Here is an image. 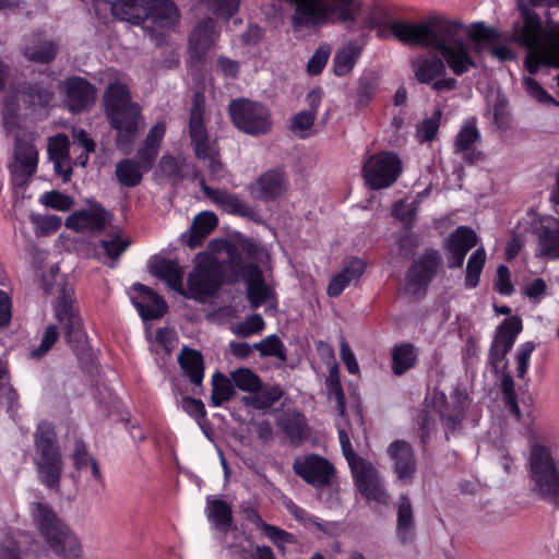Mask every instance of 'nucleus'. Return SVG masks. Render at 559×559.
<instances>
[{
    "instance_id": "1",
    "label": "nucleus",
    "mask_w": 559,
    "mask_h": 559,
    "mask_svg": "<svg viewBox=\"0 0 559 559\" xmlns=\"http://www.w3.org/2000/svg\"><path fill=\"white\" fill-rule=\"evenodd\" d=\"M384 27L401 43L430 49L443 57L421 55L412 61L415 79L421 84H431L444 76L447 66L457 76L477 68L464 43L465 25L459 20L436 14L419 23L393 21Z\"/></svg>"
},
{
    "instance_id": "2",
    "label": "nucleus",
    "mask_w": 559,
    "mask_h": 559,
    "mask_svg": "<svg viewBox=\"0 0 559 559\" xmlns=\"http://www.w3.org/2000/svg\"><path fill=\"white\" fill-rule=\"evenodd\" d=\"M518 9L523 20L516 25L514 36L518 43L527 48L525 68L536 74L543 63L559 68V23L547 16V28H544L539 15L528 5L519 1Z\"/></svg>"
},
{
    "instance_id": "3",
    "label": "nucleus",
    "mask_w": 559,
    "mask_h": 559,
    "mask_svg": "<svg viewBox=\"0 0 559 559\" xmlns=\"http://www.w3.org/2000/svg\"><path fill=\"white\" fill-rule=\"evenodd\" d=\"M206 98L202 91L192 95L189 110L188 135L194 157L200 160L209 173L211 180L224 178L227 174L222 160L217 140H212L205 123Z\"/></svg>"
},
{
    "instance_id": "4",
    "label": "nucleus",
    "mask_w": 559,
    "mask_h": 559,
    "mask_svg": "<svg viewBox=\"0 0 559 559\" xmlns=\"http://www.w3.org/2000/svg\"><path fill=\"white\" fill-rule=\"evenodd\" d=\"M32 520L51 551L61 559H84L83 547L78 536L44 502L31 506Z\"/></svg>"
},
{
    "instance_id": "5",
    "label": "nucleus",
    "mask_w": 559,
    "mask_h": 559,
    "mask_svg": "<svg viewBox=\"0 0 559 559\" xmlns=\"http://www.w3.org/2000/svg\"><path fill=\"white\" fill-rule=\"evenodd\" d=\"M106 116L112 128L118 131L117 144L126 150L135 135L140 109L131 102L130 91L120 82L109 83L104 93Z\"/></svg>"
},
{
    "instance_id": "6",
    "label": "nucleus",
    "mask_w": 559,
    "mask_h": 559,
    "mask_svg": "<svg viewBox=\"0 0 559 559\" xmlns=\"http://www.w3.org/2000/svg\"><path fill=\"white\" fill-rule=\"evenodd\" d=\"M532 491L559 508V461L545 445L535 444L530 453Z\"/></svg>"
},
{
    "instance_id": "7",
    "label": "nucleus",
    "mask_w": 559,
    "mask_h": 559,
    "mask_svg": "<svg viewBox=\"0 0 559 559\" xmlns=\"http://www.w3.org/2000/svg\"><path fill=\"white\" fill-rule=\"evenodd\" d=\"M142 31L157 47L167 44L180 22V11L173 0H142Z\"/></svg>"
},
{
    "instance_id": "8",
    "label": "nucleus",
    "mask_w": 559,
    "mask_h": 559,
    "mask_svg": "<svg viewBox=\"0 0 559 559\" xmlns=\"http://www.w3.org/2000/svg\"><path fill=\"white\" fill-rule=\"evenodd\" d=\"M228 114L235 127L249 135L266 134L273 126L270 109L248 98L233 99L228 105Z\"/></svg>"
},
{
    "instance_id": "9",
    "label": "nucleus",
    "mask_w": 559,
    "mask_h": 559,
    "mask_svg": "<svg viewBox=\"0 0 559 559\" xmlns=\"http://www.w3.org/2000/svg\"><path fill=\"white\" fill-rule=\"evenodd\" d=\"M402 160L394 152L383 151L371 155L362 166V176L372 190L391 187L400 177Z\"/></svg>"
},
{
    "instance_id": "10",
    "label": "nucleus",
    "mask_w": 559,
    "mask_h": 559,
    "mask_svg": "<svg viewBox=\"0 0 559 559\" xmlns=\"http://www.w3.org/2000/svg\"><path fill=\"white\" fill-rule=\"evenodd\" d=\"M469 402L467 393L461 388H455L450 396L443 392L435 393L433 408L444 429L447 440H449L450 433H456L462 429Z\"/></svg>"
},
{
    "instance_id": "11",
    "label": "nucleus",
    "mask_w": 559,
    "mask_h": 559,
    "mask_svg": "<svg viewBox=\"0 0 559 559\" xmlns=\"http://www.w3.org/2000/svg\"><path fill=\"white\" fill-rule=\"evenodd\" d=\"M223 284V270L217 260L209 259L197 264L187 280L185 297L203 301L215 296Z\"/></svg>"
},
{
    "instance_id": "12",
    "label": "nucleus",
    "mask_w": 559,
    "mask_h": 559,
    "mask_svg": "<svg viewBox=\"0 0 559 559\" xmlns=\"http://www.w3.org/2000/svg\"><path fill=\"white\" fill-rule=\"evenodd\" d=\"M441 253L433 248H426L413 261L405 273V284L412 295L426 294L429 284L442 266Z\"/></svg>"
},
{
    "instance_id": "13",
    "label": "nucleus",
    "mask_w": 559,
    "mask_h": 559,
    "mask_svg": "<svg viewBox=\"0 0 559 559\" xmlns=\"http://www.w3.org/2000/svg\"><path fill=\"white\" fill-rule=\"evenodd\" d=\"M55 317L62 324L66 342L72 349H79L86 340L82 318L72 295L62 289L55 304Z\"/></svg>"
},
{
    "instance_id": "14",
    "label": "nucleus",
    "mask_w": 559,
    "mask_h": 559,
    "mask_svg": "<svg viewBox=\"0 0 559 559\" xmlns=\"http://www.w3.org/2000/svg\"><path fill=\"white\" fill-rule=\"evenodd\" d=\"M219 32L213 19L201 20L192 29L188 39V67L200 69L211 47L215 44Z\"/></svg>"
},
{
    "instance_id": "15",
    "label": "nucleus",
    "mask_w": 559,
    "mask_h": 559,
    "mask_svg": "<svg viewBox=\"0 0 559 559\" xmlns=\"http://www.w3.org/2000/svg\"><path fill=\"white\" fill-rule=\"evenodd\" d=\"M522 329V320L518 316L509 317L498 325L488 354V362L492 371L499 372V364L512 349Z\"/></svg>"
},
{
    "instance_id": "16",
    "label": "nucleus",
    "mask_w": 559,
    "mask_h": 559,
    "mask_svg": "<svg viewBox=\"0 0 559 559\" xmlns=\"http://www.w3.org/2000/svg\"><path fill=\"white\" fill-rule=\"evenodd\" d=\"M293 468L296 475L317 488L330 486L335 473L333 464L318 454L295 460Z\"/></svg>"
},
{
    "instance_id": "17",
    "label": "nucleus",
    "mask_w": 559,
    "mask_h": 559,
    "mask_svg": "<svg viewBox=\"0 0 559 559\" xmlns=\"http://www.w3.org/2000/svg\"><path fill=\"white\" fill-rule=\"evenodd\" d=\"M60 91L66 107L73 114L87 110L96 99V90L82 76H70L62 81Z\"/></svg>"
},
{
    "instance_id": "18",
    "label": "nucleus",
    "mask_w": 559,
    "mask_h": 559,
    "mask_svg": "<svg viewBox=\"0 0 559 559\" xmlns=\"http://www.w3.org/2000/svg\"><path fill=\"white\" fill-rule=\"evenodd\" d=\"M112 215L99 203H91L87 209L73 212L66 219V227L96 235L102 233L110 223Z\"/></svg>"
},
{
    "instance_id": "19",
    "label": "nucleus",
    "mask_w": 559,
    "mask_h": 559,
    "mask_svg": "<svg viewBox=\"0 0 559 559\" xmlns=\"http://www.w3.org/2000/svg\"><path fill=\"white\" fill-rule=\"evenodd\" d=\"M349 467L355 485L365 498L379 502L385 499V490L380 484L378 472L371 462L361 457L352 463Z\"/></svg>"
},
{
    "instance_id": "20",
    "label": "nucleus",
    "mask_w": 559,
    "mask_h": 559,
    "mask_svg": "<svg viewBox=\"0 0 559 559\" xmlns=\"http://www.w3.org/2000/svg\"><path fill=\"white\" fill-rule=\"evenodd\" d=\"M478 242L476 233L468 226H459L444 240L448 267L457 269L464 263L467 252Z\"/></svg>"
},
{
    "instance_id": "21",
    "label": "nucleus",
    "mask_w": 559,
    "mask_h": 559,
    "mask_svg": "<svg viewBox=\"0 0 559 559\" xmlns=\"http://www.w3.org/2000/svg\"><path fill=\"white\" fill-rule=\"evenodd\" d=\"M38 152L35 145L16 138L14 146V162L11 165L12 180L15 185H24L36 171Z\"/></svg>"
},
{
    "instance_id": "22",
    "label": "nucleus",
    "mask_w": 559,
    "mask_h": 559,
    "mask_svg": "<svg viewBox=\"0 0 559 559\" xmlns=\"http://www.w3.org/2000/svg\"><path fill=\"white\" fill-rule=\"evenodd\" d=\"M537 245L535 257L548 260H559V219L547 216L533 228Z\"/></svg>"
},
{
    "instance_id": "23",
    "label": "nucleus",
    "mask_w": 559,
    "mask_h": 559,
    "mask_svg": "<svg viewBox=\"0 0 559 559\" xmlns=\"http://www.w3.org/2000/svg\"><path fill=\"white\" fill-rule=\"evenodd\" d=\"M286 190L287 176L282 167L263 173L250 185V193L263 202L275 201Z\"/></svg>"
},
{
    "instance_id": "24",
    "label": "nucleus",
    "mask_w": 559,
    "mask_h": 559,
    "mask_svg": "<svg viewBox=\"0 0 559 559\" xmlns=\"http://www.w3.org/2000/svg\"><path fill=\"white\" fill-rule=\"evenodd\" d=\"M386 453L393 461V471L397 479L407 484L412 483L417 469V462L411 443L405 440H395L388 447Z\"/></svg>"
},
{
    "instance_id": "25",
    "label": "nucleus",
    "mask_w": 559,
    "mask_h": 559,
    "mask_svg": "<svg viewBox=\"0 0 559 559\" xmlns=\"http://www.w3.org/2000/svg\"><path fill=\"white\" fill-rule=\"evenodd\" d=\"M481 144V135L476 124V118L468 119L460 129L454 141V152L463 154L467 164H475L484 159L483 153L477 150Z\"/></svg>"
},
{
    "instance_id": "26",
    "label": "nucleus",
    "mask_w": 559,
    "mask_h": 559,
    "mask_svg": "<svg viewBox=\"0 0 559 559\" xmlns=\"http://www.w3.org/2000/svg\"><path fill=\"white\" fill-rule=\"evenodd\" d=\"M200 187L203 193L225 212L250 219H254L258 216L254 209L242 202L237 194L211 188L206 185L204 178H200Z\"/></svg>"
},
{
    "instance_id": "27",
    "label": "nucleus",
    "mask_w": 559,
    "mask_h": 559,
    "mask_svg": "<svg viewBox=\"0 0 559 559\" xmlns=\"http://www.w3.org/2000/svg\"><path fill=\"white\" fill-rule=\"evenodd\" d=\"M178 364L182 376L193 385L194 394L203 393L204 358L200 350L183 346L178 355Z\"/></svg>"
},
{
    "instance_id": "28",
    "label": "nucleus",
    "mask_w": 559,
    "mask_h": 559,
    "mask_svg": "<svg viewBox=\"0 0 559 559\" xmlns=\"http://www.w3.org/2000/svg\"><path fill=\"white\" fill-rule=\"evenodd\" d=\"M192 170V179L203 178L201 171L195 169L185 157L176 158L171 155L162 156L154 173L156 178L169 180L174 186L180 183Z\"/></svg>"
},
{
    "instance_id": "29",
    "label": "nucleus",
    "mask_w": 559,
    "mask_h": 559,
    "mask_svg": "<svg viewBox=\"0 0 559 559\" xmlns=\"http://www.w3.org/2000/svg\"><path fill=\"white\" fill-rule=\"evenodd\" d=\"M395 533L402 544L413 542L416 536L414 507L406 493L400 495L397 499Z\"/></svg>"
},
{
    "instance_id": "30",
    "label": "nucleus",
    "mask_w": 559,
    "mask_h": 559,
    "mask_svg": "<svg viewBox=\"0 0 559 559\" xmlns=\"http://www.w3.org/2000/svg\"><path fill=\"white\" fill-rule=\"evenodd\" d=\"M366 263L359 258H348L343 262V269L334 275L328 285L326 294L330 297H338L344 289L353 282L358 281L364 274Z\"/></svg>"
},
{
    "instance_id": "31",
    "label": "nucleus",
    "mask_w": 559,
    "mask_h": 559,
    "mask_svg": "<svg viewBox=\"0 0 559 559\" xmlns=\"http://www.w3.org/2000/svg\"><path fill=\"white\" fill-rule=\"evenodd\" d=\"M152 275L163 280L171 289L180 295H187L183 287V271L177 261L164 258H155L148 263Z\"/></svg>"
},
{
    "instance_id": "32",
    "label": "nucleus",
    "mask_w": 559,
    "mask_h": 559,
    "mask_svg": "<svg viewBox=\"0 0 559 559\" xmlns=\"http://www.w3.org/2000/svg\"><path fill=\"white\" fill-rule=\"evenodd\" d=\"M35 462L62 459L55 429L48 421H43L37 426L35 432Z\"/></svg>"
},
{
    "instance_id": "33",
    "label": "nucleus",
    "mask_w": 559,
    "mask_h": 559,
    "mask_svg": "<svg viewBox=\"0 0 559 559\" xmlns=\"http://www.w3.org/2000/svg\"><path fill=\"white\" fill-rule=\"evenodd\" d=\"M217 223L218 218L213 212L204 211L199 213L193 218L190 229L182 235V241L191 249L201 246L204 239L217 226Z\"/></svg>"
},
{
    "instance_id": "34",
    "label": "nucleus",
    "mask_w": 559,
    "mask_h": 559,
    "mask_svg": "<svg viewBox=\"0 0 559 559\" xmlns=\"http://www.w3.org/2000/svg\"><path fill=\"white\" fill-rule=\"evenodd\" d=\"M277 425L294 445L302 444L310 435V428L304 414L295 412L280 417Z\"/></svg>"
},
{
    "instance_id": "35",
    "label": "nucleus",
    "mask_w": 559,
    "mask_h": 559,
    "mask_svg": "<svg viewBox=\"0 0 559 559\" xmlns=\"http://www.w3.org/2000/svg\"><path fill=\"white\" fill-rule=\"evenodd\" d=\"M245 281L247 284V299L253 309L264 305L273 294L271 287L264 281L260 266L250 267Z\"/></svg>"
},
{
    "instance_id": "36",
    "label": "nucleus",
    "mask_w": 559,
    "mask_h": 559,
    "mask_svg": "<svg viewBox=\"0 0 559 559\" xmlns=\"http://www.w3.org/2000/svg\"><path fill=\"white\" fill-rule=\"evenodd\" d=\"M166 133V123L159 121L147 132L142 142V174L152 169Z\"/></svg>"
},
{
    "instance_id": "37",
    "label": "nucleus",
    "mask_w": 559,
    "mask_h": 559,
    "mask_svg": "<svg viewBox=\"0 0 559 559\" xmlns=\"http://www.w3.org/2000/svg\"><path fill=\"white\" fill-rule=\"evenodd\" d=\"M129 247V240L122 238L119 234L111 233L103 237L94 246V257L103 262L107 263V260L118 259Z\"/></svg>"
},
{
    "instance_id": "38",
    "label": "nucleus",
    "mask_w": 559,
    "mask_h": 559,
    "mask_svg": "<svg viewBox=\"0 0 559 559\" xmlns=\"http://www.w3.org/2000/svg\"><path fill=\"white\" fill-rule=\"evenodd\" d=\"M20 93L29 107H47L55 97L52 84L44 82L24 84Z\"/></svg>"
},
{
    "instance_id": "39",
    "label": "nucleus",
    "mask_w": 559,
    "mask_h": 559,
    "mask_svg": "<svg viewBox=\"0 0 559 559\" xmlns=\"http://www.w3.org/2000/svg\"><path fill=\"white\" fill-rule=\"evenodd\" d=\"M259 266L257 263H246L242 253L234 246L227 249V260L225 261L226 282L235 284L239 280L248 277L249 269Z\"/></svg>"
},
{
    "instance_id": "40",
    "label": "nucleus",
    "mask_w": 559,
    "mask_h": 559,
    "mask_svg": "<svg viewBox=\"0 0 559 559\" xmlns=\"http://www.w3.org/2000/svg\"><path fill=\"white\" fill-rule=\"evenodd\" d=\"M168 310L165 299L157 295L151 287L142 285V320H157L164 317Z\"/></svg>"
},
{
    "instance_id": "41",
    "label": "nucleus",
    "mask_w": 559,
    "mask_h": 559,
    "mask_svg": "<svg viewBox=\"0 0 559 559\" xmlns=\"http://www.w3.org/2000/svg\"><path fill=\"white\" fill-rule=\"evenodd\" d=\"M417 362V350L412 343L396 345L392 352V371L395 376H402L414 368Z\"/></svg>"
},
{
    "instance_id": "42",
    "label": "nucleus",
    "mask_w": 559,
    "mask_h": 559,
    "mask_svg": "<svg viewBox=\"0 0 559 559\" xmlns=\"http://www.w3.org/2000/svg\"><path fill=\"white\" fill-rule=\"evenodd\" d=\"M206 514L211 522L223 531H227L233 523V510L229 503L222 499H207Z\"/></svg>"
},
{
    "instance_id": "43",
    "label": "nucleus",
    "mask_w": 559,
    "mask_h": 559,
    "mask_svg": "<svg viewBox=\"0 0 559 559\" xmlns=\"http://www.w3.org/2000/svg\"><path fill=\"white\" fill-rule=\"evenodd\" d=\"M236 394L235 385L219 371L212 377L211 404L215 407L222 406L225 402L234 399Z\"/></svg>"
},
{
    "instance_id": "44",
    "label": "nucleus",
    "mask_w": 559,
    "mask_h": 559,
    "mask_svg": "<svg viewBox=\"0 0 559 559\" xmlns=\"http://www.w3.org/2000/svg\"><path fill=\"white\" fill-rule=\"evenodd\" d=\"M38 477L49 489L58 490L62 473V459L50 461H36Z\"/></svg>"
},
{
    "instance_id": "45",
    "label": "nucleus",
    "mask_w": 559,
    "mask_h": 559,
    "mask_svg": "<svg viewBox=\"0 0 559 559\" xmlns=\"http://www.w3.org/2000/svg\"><path fill=\"white\" fill-rule=\"evenodd\" d=\"M57 51V45L51 40H46L25 46L23 55L29 61L49 63L55 59Z\"/></svg>"
},
{
    "instance_id": "46",
    "label": "nucleus",
    "mask_w": 559,
    "mask_h": 559,
    "mask_svg": "<svg viewBox=\"0 0 559 559\" xmlns=\"http://www.w3.org/2000/svg\"><path fill=\"white\" fill-rule=\"evenodd\" d=\"M486 262V251L483 247L476 249L468 258L465 273V286L475 288L479 284L481 271Z\"/></svg>"
},
{
    "instance_id": "47",
    "label": "nucleus",
    "mask_w": 559,
    "mask_h": 559,
    "mask_svg": "<svg viewBox=\"0 0 559 559\" xmlns=\"http://www.w3.org/2000/svg\"><path fill=\"white\" fill-rule=\"evenodd\" d=\"M253 347L261 357H275L283 362L287 360L286 347L276 334L269 335L261 342L254 343Z\"/></svg>"
},
{
    "instance_id": "48",
    "label": "nucleus",
    "mask_w": 559,
    "mask_h": 559,
    "mask_svg": "<svg viewBox=\"0 0 559 559\" xmlns=\"http://www.w3.org/2000/svg\"><path fill=\"white\" fill-rule=\"evenodd\" d=\"M116 177L124 187H135L140 183V162L136 159H122L116 165Z\"/></svg>"
},
{
    "instance_id": "49",
    "label": "nucleus",
    "mask_w": 559,
    "mask_h": 559,
    "mask_svg": "<svg viewBox=\"0 0 559 559\" xmlns=\"http://www.w3.org/2000/svg\"><path fill=\"white\" fill-rule=\"evenodd\" d=\"M325 384L329 392V397L335 400V408L340 416H343L345 414L346 408V402H345V394L342 388L338 368L337 366H333L330 371L329 376L325 380Z\"/></svg>"
},
{
    "instance_id": "50",
    "label": "nucleus",
    "mask_w": 559,
    "mask_h": 559,
    "mask_svg": "<svg viewBox=\"0 0 559 559\" xmlns=\"http://www.w3.org/2000/svg\"><path fill=\"white\" fill-rule=\"evenodd\" d=\"M283 394L284 391L280 385H273L266 390H260L253 396H245L243 402L255 409H266L276 403Z\"/></svg>"
},
{
    "instance_id": "51",
    "label": "nucleus",
    "mask_w": 559,
    "mask_h": 559,
    "mask_svg": "<svg viewBox=\"0 0 559 559\" xmlns=\"http://www.w3.org/2000/svg\"><path fill=\"white\" fill-rule=\"evenodd\" d=\"M234 385L243 392L257 393L262 388V381L249 368H239L230 373Z\"/></svg>"
},
{
    "instance_id": "52",
    "label": "nucleus",
    "mask_w": 559,
    "mask_h": 559,
    "mask_svg": "<svg viewBox=\"0 0 559 559\" xmlns=\"http://www.w3.org/2000/svg\"><path fill=\"white\" fill-rule=\"evenodd\" d=\"M111 11L117 19L140 25V0H117Z\"/></svg>"
},
{
    "instance_id": "53",
    "label": "nucleus",
    "mask_w": 559,
    "mask_h": 559,
    "mask_svg": "<svg viewBox=\"0 0 559 559\" xmlns=\"http://www.w3.org/2000/svg\"><path fill=\"white\" fill-rule=\"evenodd\" d=\"M378 88V78L373 72L364 73L359 81L356 90L357 107H366L376 94Z\"/></svg>"
},
{
    "instance_id": "54",
    "label": "nucleus",
    "mask_w": 559,
    "mask_h": 559,
    "mask_svg": "<svg viewBox=\"0 0 559 559\" xmlns=\"http://www.w3.org/2000/svg\"><path fill=\"white\" fill-rule=\"evenodd\" d=\"M359 49L355 46L336 51L333 59V71L337 76L346 75L354 68L359 56Z\"/></svg>"
},
{
    "instance_id": "55",
    "label": "nucleus",
    "mask_w": 559,
    "mask_h": 559,
    "mask_svg": "<svg viewBox=\"0 0 559 559\" xmlns=\"http://www.w3.org/2000/svg\"><path fill=\"white\" fill-rule=\"evenodd\" d=\"M469 39L476 43L475 51L480 53V43H493L499 39V33L493 27H487L483 22L473 23L469 29Z\"/></svg>"
},
{
    "instance_id": "56",
    "label": "nucleus",
    "mask_w": 559,
    "mask_h": 559,
    "mask_svg": "<svg viewBox=\"0 0 559 559\" xmlns=\"http://www.w3.org/2000/svg\"><path fill=\"white\" fill-rule=\"evenodd\" d=\"M0 396H3L8 404V411L16 409L19 394L10 383V374L7 365L0 360Z\"/></svg>"
},
{
    "instance_id": "57",
    "label": "nucleus",
    "mask_w": 559,
    "mask_h": 559,
    "mask_svg": "<svg viewBox=\"0 0 559 559\" xmlns=\"http://www.w3.org/2000/svg\"><path fill=\"white\" fill-rule=\"evenodd\" d=\"M200 2L216 16L225 20H229L234 16L240 5L239 0H200Z\"/></svg>"
},
{
    "instance_id": "58",
    "label": "nucleus",
    "mask_w": 559,
    "mask_h": 559,
    "mask_svg": "<svg viewBox=\"0 0 559 559\" xmlns=\"http://www.w3.org/2000/svg\"><path fill=\"white\" fill-rule=\"evenodd\" d=\"M441 111L437 110L432 117L425 119L417 126V138L419 142H431L436 139L440 127Z\"/></svg>"
},
{
    "instance_id": "59",
    "label": "nucleus",
    "mask_w": 559,
    "mask_h": 559,
    "mask_svg": "<svg viewBox=\"0 0 559 559\" xmlns=\"http://www.w3.org/2000/svg\"><path fill=\"white\" fill-rule=\"evenodd\" d=\"M525 90L528 95L543 105H552L559 107V102L555 99L536 80L526 78L524 80Z\"/></svg>"
},
{
    "instance_id": "60",
    "label": "nucleus",
    "mask_w": 559,
    "mask_h": 559,
    "mask_svg": "<svg viewBox=\"0 0 559 559\" xmlns=\"http://www.w3.org/2000/svg\"><path fill=\"white\" fill-rule=\"evenodd\" d=\"M59 328L56 324H49L43 335V338L40 341V344L38 347L34 348L29 356L32 358H40L45 354H47L52 346L56 344L57 340L59 338Z\"/></svg>"
},
{
    "instance_id": "61",
    "label": "nucleus",
    "mask_w": 559,
    "mask_h": 559,
    "mask_svg": "<svg viewBox=\"0 0 559 559\" xmlns=\"http://www.w3.org/2000/svg\"><path fill=\"white\" fill-rule=\"evenodd\" d=\"M493 121L499 130H507L510 127V112L508 100L504 96L498 95L492 107Z\"/></svg>"
},
{
    "instance_id": "62",
    "label": "nucleus",
    "mask_w": 559,
    "mask_h": 559,
    "mask_svg": "<svg viewBox=\"0 0 559 559\" xmlns=\"http://www.w3.org/2000/svg\"><path fill=\"white\" fill-rule=\"evenodd\" d=\"M40 201L46 206L58 211H69L73 205L72 198L59 191L45 192Z\"/></svg>"
},
{
    "instance_id": "63",
    "label": "nucleus",
    "mask_w": 559,
    "mask_h": 559,
    "mask_svg": "<svg viewBox=\"0 0 559 559\" xmlns=\"http://www.w3.org/2000/svg\"><path fill=\"white\" fill-rule=\"evenodd\" d=\"M71 460L76 471H83L88 467L94 457L90 454L88 448L84 441L75 440Z\"/></svg>"
},
{
    "instance_id": "64",
    "label": "nucleus",
    "mask_w": 559,
    "mask_h": 559,
    "mask_svg": "<svg viewBox=\"0 0 559 559\" xmlns=\"http://www.w3.org/2000/svg\"><path fill=\"white\" fill-rule=\"evenodd\" d=\"M330 52L331 49L328 45L320 46L309 59L307 63V72L310 75L320 74L328 62Z\"/></svg>"
}]
</instances>
